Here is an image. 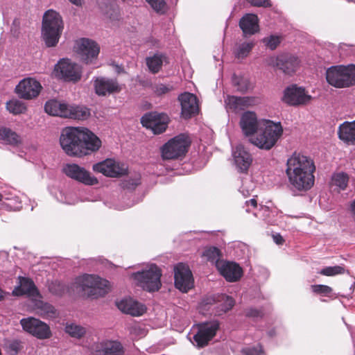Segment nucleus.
<instances>
[{
    "instance_id": "nucleus-4",
    "label": "nucleus",
    "mask_w": 355,
    "mask_h": 355,
    "mask_svg": "<svg viewBox=\"0 0 355 355\" xmlns=\"http://www.w3.org/2000/svg\"><path fill=\"white\" fill-rule=\"evenodd\" d=\"M282 134L283 128L280 122L275 123L265 119L261 123L257 136L251 138L250 141L261 149L270 150L276 144Z\"/></svg>"
},
{
    "instance_id": "nucleus-31",
    "label": "nucleus",
    "mask_w": 355,
    "mask_h": 355,
    "mask_svg": "<svg viewBox=\"0 0 355 355\" xmlns=\"http://www.w3.org/2000/svg\"><path fill=\"white\" fill-rule=\"evenodd\" d=\"M35 309L36 313L44 319H53L58 315L57 310L52 304L42 300L35 302Z\"/></svg>"
},
{
    "instance_id": "nucleus-46",
    "label": "nucleus",
    "mask_w": 355,
    "mask_h": 355,
    "mask_svg": "<svg viewBox=\"0 0 355 355\" xmlns=\"http://www.w3.org/2000/svg\"><path fill=\"white\" fill-rule=\"evenodd\" d=\"M345 270L343 266H327L322 268L319 273L324 276H334L336 275L343 274Z\"/></svg>"
},
{
    "instance_id": "nucleus-54",
    "label": "nucleus",
    "mask_w": 355,
    "mask_h": 355,
    "mask_svg": "<svg viewBox=\"0 0 355 355\" xmlns=\"http://www.w3.org/2000/svg\"><path fill=\"white\" fill-rule=\"evenodd\" d=\"M253 6L257 7H270L271 4L269 0H246Z\"/></svg>"
},
{
    "instance_id": "nucleus-3",
    "label": "nucleus",
    "mask_w": 355,
    "mask_h": 355,
    "mask_svg": "<svg viewBox=\"0 0 355 355\" xmlns=\"http://www.w3.org/2000/svg\"><path fill=\"white\" fill-rule=\"evenodd\" d=\"M64 24L60 15L53 10H48L43 15L42 36L48 47H53L58 43L63 31Z\"/></svg>"
},
{
    "instance_id": "nucleus-61",
    "label": "nucleus",
    "mask_w": 355,
    "mask_h": 355,
    "mask_svg": "<svg viewBox=\"0 0 355 355\" xmlns=\"http://www.w3.org/2000/svg\"><path fill=\"white\" fill-rule=\"evenodd\" d=\"M3 199V195L0 193V201H1Z\"/></svg>"
},
{
    "instance_id": "nucleus-14",
    "label": "nucleus",
    "mask_w": 355,
    "mask_h": 355,
    "mask_svg": "<svg viewBox=\"0 0 355 355\" xmlns=\"http://www.w3.org/2000/svg\"><path fill=\"white\" fill-rule=\"evenodd\" d=\"M198 326V331L193 336V340L198 347H204L216 336L219 329V322L213 320L200 323Z\"/></svg>"
},
{
    "instance_id": "nucleus-45",
    "label": "nucleus",
    "mask_w": 355,
    "mask_h": 355,
    "mask_svg": "<svg viewBox=\"0 0 355 355\" xmlns=\"http://www.w3.org/2000/svg\"><path fill=\"white\" fill-rule=\"evenodd\" d=\"M49 291L54 295L62 296L65 292V285L59 281H53L49 284Z\"/></svg>"
},
{
    "instance_id": "nucleus-25",
    "label": "nucleus",
    "mask_w": 355,
    "mask_h": 355,
    "mask_svg": "<svg viewBox=\"0 0 355 355\" xmlns=\"http://www.w3.org/2000/svg\"><path fill=\"white\" fill-rule=\"evenodd\" d=\"M234 164L239 173H247L252 164V158L241 144L236 146L233 151Z\"/></svg>"
},
{
    "instance_id": "nucleus-16",
    "label": "nucleus",
    "mask_w": 355,
    "mask_h": 355,
    "mask_svg": "<svg viewBox=\"0 0 355 355\" xmlns=\"http://www.w3.org/2000/svg\"><path fill=\"white\" fill-rule=\"evenodd\" d=\"M92 168L95 172L112 178L123 176L126 175L128 171V168L124 164H121L111 159L94 164Z\"/></svg>"
},
{
    "instance_id": "nucleus-15",
    "label": "nucleus",
    "mask_w": 355,
    "mask_h": 355,
    "mask_svg": "<svg viewBox=\"0 0 355 355\" xmlns=\"http://www.w3.org/2000/svg\"><path fill=\"white\" fill-rule=\"evenodd\" d=\"M270 64L282 71L285 74L292 75L299 68L300 60L296 55L285 53L272 58Z\"/></svg>"
},
{
    "instance_id": "nucleus-24",
    "label": "nucleus",
    "mask_w": 355,
    "mask_h": 355,
    "mask_svg": "<svg viewBox=\"0 0 355 355\" xmlns=\"http://www.w3.org/2000/svg\"><path fill=\"white\" fill-rule=\"evenodd\" d=\"M217 268L221 275L230 282L238 281L243 275L242 268L234 262L221 261L220 263H217Z\"/></svg>"
},
{
    "instance_id": "nucleus-12",
    "label": "nucleus",
    "mask_w": 355,
    "mask_h": 355,
    "mask_svg": "<svg viewBox=\"0 0 355 355\" xmlns=\"http://www.w3.org/2000/svg\"><path fill=\"white\" fill-rule=\"evenodd\" d=\"M77 53L80 60L88 64L93 63L100 52L98 44L92 40L81 38L76 42Z\"/></svg>"
},
{
    "instance_id": "nucleus-36",
    "label": "nucleus",
    "mask_w": 355,
    "mask_h": 355,
    "mask_svg": "<svg viewBox=\"0 0 355 355\" xmlns=\"http://www.w3.org/2000/svg\"><path fill=\"white\" fill-rule=\"evenodd\" d=\"M233 85L236 87V89L241 92L245 93L250 88V83L248 78L244 76H239L234 74L232 78Z\"/></svg>"
},
{
    "instance_id": "nucleus-58",
    "label": "nucleus",
    "mask_w": 355,
    "mask_h": 355,
    "mask_svg": "<svg viewBox=\"0 0 355 355\" xmlns=\"http://www.w3.org/2000/svg\"><path fill=\"white\" fill-rule=\"evenodd\" d=\"M115 71L119 74L124 72V69L121 66L116 65L115 67Z\"/></svg>"
},
{
    "instance_id": "nucleus-28",
    "label": "nucleus",
    "mask_w": 355,
    "mask_h": 355,
    "mask_svg": "<svg viewBox=\"0 0 355 355\" xmlns=\"http://www.w3.org/2000/svg\"><path fill=\"white\" fill-rule=\"evenodd\" d=\"M239 27L245 36L252 35L259 31V19L254 14H246L239 21Z\"/></svg>"
},
{
    "instance_id": "nucleus-23",
    "label": "nucleus",
    "mask_w": 355,
    "mask_h": 355,
    "mask_svg": "<svg viewBox=\"0 0 355 355\" xmlns=\"http://www.w3.org/2000/svg\"><path fill=\"white\" fill-rule=\"evenodd\" d=\"M18 280L19 285L12 291L14 296L27 295L33 297H41L39 290L31 279L19 276Z\"/></svg>"
},
{
    "instance_id": "nucleus-27",
    "label": "nucleus",
    "mask_w": 355,
    "mask_h": 355,
    "mask_svg": "<svg viewBox=\"0 0 355 355\" xmlns=\"http://www.w3.org/2000/svg\"><path fill=\"white\" fill-rule=\"evenodd\" d=\"M96 352L98 355H123L124 348L121 343L115 340H107L96 345Z\"/></svg>"
},
{
    "instance_id": "nucleus-9",
    "label": "nucleus",
    "mask_w": 355,
    "mask_h": 355,
    "mask_svg": "<svg viewBox=\"0 0 355 355\" xmlns=\"http://www.w3.org/2000/svg\"><path fill=\"white\" fill-rule=\"evenodd\" d=\"M170 118L164 112H149L141 118V123L144 127L152 130L153 134L159 135L164 132L170 122Z\"/></svg>"
},
{
    "instance_id": "nucleus-55",
    "label": "nucleus",
    "mask_w": 355,
    "mask_h": 355,
    "mask_svg": "<svg viewBox=\"0 0 355 355\" xmlns=\"http://www.w3.org/2000/svg\"><path fill=\"white\" fill-rule=\"evenodd\" d=\"M274 242L277 245H282L284 239L280 234H275L272 235Z\"/></svg>"
},
{
    "instance_id": "nucleus-8",
    "label": "nucleus",
    "mask_w": 355,
    "mask_h": 355,
    "mask_svg": "<svg viewBox=\"0 0 355 355\" xmlns=\"http://www.w3.org/2000/svg\"><path fill=\"white\" fill-rule=\"evenodd\" d=\"M162 272L155 264L148 270L134 272L132 277L137 282L139 286L148 292L157 291L161 286Z\"/></svg>"
},
{
    "instance_id": "nucleus-50",
    "label": "nucleus",
    "mask_w": 355,
    "mask_h": 355,
    "mask_svg": "<svg viewBox=\"0 0 355 355\" xmlns=\"http://www.w3.org/2000/svg\"><path fill=\"white\" fill-rule=\"evenodd\" d=\"M263 41L266 46L270 50H275L281 42L280 38L275 35H270L269 37H266Z\"/></svg>"
},
{
    "instance_id": "nucleus-18",
    "label": "nucleus",
    "mask_w": 355,
    "mask_h": 355,
    "mask_svg": "<svg viewBox=\"0 0 355 355\" xmlns=\"http://www.w3.org/2000/svg\"><path fill=\"white\" fill-rule=\"evenodd\" d=\"M311 98V96L307 94L304 88L292 85L285 89L282 99L290 105L297 106L307 104Z\"/></svg>"
},
{
    "instance_id": "nucleus-56",
    "label": "nucleus",
    "mask_w": 355,
    "mask_h": 355,
    "mask_svg": "<svg viewBox=\"0 0 355 355\" xmlns=\"http://www.w3.org/2000/svg\"><path fill=\"white\" fill-rule=\"evenodd\" d=\"M246 205L256 207L257 206V202L254 198H252L250 200L246 201Z\"/></svg>"
},
{
    "instance_id": "nucleus-32",
    "label": "nucleus",
    "mask_w": 355,
    "mask_h": 355,
    "mask_svg": "<svg viewBox=\"0 0 355 355\" xmlns=\"http://www.w3.org/2000/svg\"><path fill=\"white\" fill-rule=\"evenodd\" d=\"M90 116L89 110L80 105H70L67 104L66 116L64 118H69L74 120H85Z\"/></svg>"
},
{
    "instance_id": "nucleus-6",
    "label": "nucleus",
    "mask_w": 355,
    "mask_h": 355,
    "mask_svg": "<svg viewBox=\"0 0 355 355\" xmlns=\"http://www.w3.org/2000/svg\"><path fill=\"white\" fill-rule=\"evenodd\" d=\"M76 284L77 288L92 298L103 297L109 291V282L95 275L85 274L78 277Z\"/></svg>"
},
{
    "instance_id": "nucleus-35",
    "label": "nucleus",
    "mask_w": 355,
    "mask_h": 355,
    "mask_svg": "<svg viewBox=\"0 0 355 355\" xmlns=\"http://www.w3.org/2000/svg\"><path fill=\"white\" fill-rule=\"evenodd\" d=\"M0 139L12 146H17L21 143L20 137L10 128L5 127L0 128Z\"/></svg>"
},
{
    "instance_id": "nucleus-49",
    "label": "nucleus",
    "mask_w": 355,
    "mask_h": 355,
    "mask_svg": "<svg viewBox=\"0 0 355 355\" xmlns=\"http://www.w3.org/2000/svg\"><path fill=\"white\" fill-rule=\"evenodd\" d=\"M153 89L157 96H162L172 91L173 89V87L171 85L158 83L155 85Z\"/></svg>"
},
{
    "instance_id": "nucleus-47",
    "label": "nucleus",
    "mask_w": 355,
    "mask_h": 355,
    "mask_svg": "<svg viewBox=\"0 0 355 355\" xmlns=\"http://www.w3.org/2000/svg\"><path fill=\"white\" fill-rule=\"evenodd\" d=\"M5 349L10 355H16L21 349V342L17 340L7 341L4 345Z\"/></svg>"
},
{
    "instance_id": "nucleus-34",
    "label": "nucleus",
    "mask_w": 355,
    "mask_h": 355,
    "mask_svg": "<svg viewBox=\"0 0 355 355\" xmlns=\"http://www.w3.org/2000/svg\"><path fill=\"white\" fill-rule=\"evenodd\" d=\"M167 59L165 54L156 53L153 56L146 58V65L149 71L155 74L161 70L164 62H168Z\"/></svg>"
},
{
    "instance_id": "nucleus-51",
    "label": "nucleus",
    "mask_w": 355,
    "mask_h": 355,
    "mask_svg": "<svg viewBox=\"0 0 355 355\" xmlns=\"http://www.w3.org/2000/svg\"><path fill=\"white\" fill-rule=\"evenodd\" d=\"M140 184V178L136 177L135 178H129L122 182L121 186L123 189L133 190Z\"/></svg>"
},
{
    "instance_id": "nucleus-21",
    "label": "nucleus",
    "mask_w": 355,
    "mask_h": 355,
    "mask_svg": "<svg viewBox=\"0 0 355 355\" xmlns=\"http://www.w3.org/2000/svg\"><path fill=\"white\" fill-rule=\"evenodd\" d=\"M64 172L68 177L87 185H94L98 183V180L95 177L91 176L87 171L76 164H67L64 168Z\"/></svg>"
},
{
    "instance_id": "nucleus-42",
    "label": "nucleus",
    "mask_w": 355,
    "mask_h": 355,
    "mask_svg": "<svg viewBox=\"0 0 355 355\" xmlns=\"http://www.w3.org/2000/svg\"><path fill=\"white\" fill-rule=\"evenodd\" d=\"M104 14L107 17L112 21H117L120 18L119 8L115 3L106 5Z\"/></svg>"
},
{
    "instance_id": "nucleus-53",
    "label": "nucleus",
    "mask_w": 355,
    "mask_h": 355,
    "mask_svg": "<svg viewBox=\"0 0 355 355\" xmlns=\"http://www.w3.org/2000/svg\"><path fill=\"white\" fill-rule=\"evenodd\" d=\"M242 352L244 355H263L262 347L259 345L246 347L242 350Z\"/></svg>"
},
{
    "instance_id": "nucleus-10",
    "label": "nucleus",
    "mask_w": 355,
    "mask_h": 355,
    "mask_svg": "<svg viewBox=\"0 0 355 355\" xmlns=\"http://www.w3.org/2000/svg\"><path fill=\"white\" fill-rule=\"evenodd\" d=\"M55 73L67 82L76 83L82 77L81 67L67 58H62L58 62L55 66Z\"/></svg>"
},
{
    "instance_id": "nucleus-40",
    "label": "nucleus",
    "mask_w": 355,
    "mask_h": 355,
    "mask_svg": "<svg viewBox=\"0 0 355 355\" xmlns=\"http://www.w3.org/2000/svg\"><path fill=\"white\" fill-rule=\"evenodd\" d=\"M220 252L218 248L216 247H209L208 248H206L203 253L202 257L206 258V259L208 261H210L211 263H216V266H217V263H220L219 261V257H220Z\"/></svg>"
},
{
    "instance_id": "nucleus-39",
    "label": "nucleus",
    "mask_w": 355,
    "mask_h": 355,
    "mask_svg": "<svg viewBox=\"0 0 355 355\" xmlns=\"http://www.w3.org/2000/svg\"><path fill=\"white\" fill-rule=\"evenodd\" d=\"M65 331L71 337L80 338L86 334L85 327L76 324H67L65 327Z\"/></svg>"
},
{
    "instance_id": "nucleus-37",
    "label": "nucleus",
    "mask_w": 355,
    "mask_h": 355,
    "mask_svg": "<svg viewBox=\"0 0 355 355\" xmlns=\"http://www.w3.org/2000/svg\"><path fill=\"white\" fill-rule=\"evenodd\" d=\"M254 44L252 42H245L240 44L234 51V55L238 59L246 58L252 51Z\"/></svg>"
},
{
    "instance_id": "nucleus-2",
    "label": "nucleus",
    "mask_w": 355,
    "mask_h": 355,
    "mask_svg": "<svg viewBox=\"0 0 355 355\" xmlns=\"http://www.w3.org/2000/svg\"><path fill=\"white\" fill-rule=\"evenodd\" d=\"M286 166V173L291 189L306 191L313 187L315 167L311 158L294 153L287 159Z\"/></svg>"
},
{
    "instance_id": "nucleus-19",
    "label": "nucleus",
    "mask_w": 355,
    "mask_h": 355,
    "mask_svg": "<svg viewBox=\"0 0 355 355\" xmlns=\"http://www.w3.org/2000/svg\"><path fill=\"white\" fill-rule=\"evenodd\" d=\"M181 105V115L185 119H190L198 113V101L196 95L189 92L180 94L178 98Z\"/></svg>"
},
{
    "instance_id": "nucleus-52",
    "label": "nucleus",
    "mask_w": 355,
    "mask_h": 355,
    "mask_svg": "<svg viewBox=\"0 0 355 355\" xmlns=\"http://www.w3.org/2000/svg\"><path fill=\"white\" fill-rule=\"evenodd\" d=\"M245 315L248 318H251L254 320H258L259 318H262L263 316V313L261 309L250 308L245 310Z\"/></svg>"
},
{
    "instance_id": "nucleus-20",
    "label": "nucleus",
    "mask_w": 355,
    "mask_h": 355,
    "mask_svg": "<svg viewBox=\"0 0 355 355\" xmlns=\"http://www.w3.org/2000/svg\"><path fill=\"white\" fill-rule=\"evenodd\" d=\"M42 86L38 81L28 78L21 80L16 86L15 91L20 98L32 99L39 95Z\"/></svg>"
},
{
    "instance_id": "nucleus-17",
    "label": "nucleus",
    "mask_w": 355,
    "mask_h": 355,
    "mask_svg": "<svg viewBox=\"0 0 355 355\" xmlns=\"http://www.w3.org/2000/svg\"><path fill=\"white\" fill-rule=\"evenodd\" d=\"M94 87L96 94L99 96L119 93L122 89L116 78L102 76L94 78Z\"/></svg>"
},
{
    "instance_id": "nucleus-38",
    "label": "nucleus",
    "mask_w": 355,
    "mask_h": 355,
    "mask_svg": "<svg viewBox=\"0 0 355 355\" xmlns=\"http://www.w3.org/2000/svg\"><path fill=\"white\" fill-rule=\"evenodd\" d=\"M6 108L10 113L15 115L24 113L26 110V105L19 100L7 102Z\"/></svg>"
},
{
    "instance_id": "nucleus-48",
    "label": "nucleus",
    "mask_w": 355,
    "mask_h": 355,
    "mask_svg": "<svg viewBox=\"0 0 355 355\" xmlns=\"http://www.w3.org/2000/svg\"><path fill=\"white\" fill-rule=\"evenodd\" d=\"M311 290L315 293L320 294L326 297L329 296L333 291L330 286L323 284L312 285Z\"/></svg>"
},
{
    "instance_id": "nucleus-33",
    "label": "nucleus",
    "mask_w": 355,
    "mask_h": 355,
    "mask_svg": "<svg viewBox=\"0 0 355 355\" xmlns=\"http://www.w3.org/2000/svg\"><path fill=\"white\" fill-rule=\"evenodd\" d=\"M67 104L55 99L48 101L44 105L45 112L52 116L65 117Z\"/></svg>"
},
{
    "instance_id": "nucleus-5",
    "label": "nucleus",
    "mask_w": 355,
    "mask_h": 355,
    "mask_svg": "<svg viewBox=\"0 0 355 355\" xmlns=\"http://www.w3.org/2000/svg\"><path fill=\"white\" fill-rule=\"evenodd\" d=\"M327 83L337 88L347 87L355 85V65L331 66L326 71Z\"/></svg>"
},
{
    "instance_id": "nucleus-41",
    "label": "nucleus",
    "mask_w": 355,
    "mask_h": 355,
    "mask_svg": "<svg viewBox=\"0 0 355 355\" xmlns=\"http://www.w3.org/2000/svg\"><path fill=\"white\" fill-rule=\"evenodd\" d=\"M218 301L220 302L218 308L223 313L231 310L235 304V301L232 297L224 294L219 297Z\"/></svg>"
},
{
    "instance_id": "nucleus-44",
    "label": "nucleus",
    "mask_w": 355,
    "mask_h": 355,
    "mask_svg": "<svg viewBox=\"0 0 355 355\" xmlns=\"http://www.w3.org/2000/svg\"><path fill=\"white\" fill-rule=\"evenodd\" d=\"M152 8L159 14H164L168 10L166 3L164 0H146Z\"/></svg>"
},
{
    "instance_id": "nucleus-60",
    "label": "nucleus",
    "mask_w": 355,
    "mask_h": 355,
    "mask_svg": "<svg viewBox=\"0 0 355 355\" xmlns=\"http://www.w3.org/2000/svg\"><path fill=\"white\" fill-rule=\"evenodd\" d=\"M3 299V291L0 288V301L2 300Z\"/></svg>"
},
{
    "instance_id": "nucleus-22",
    "label": "nucleus",
    "mask_w": 355,
    "mask_h": 355,
    "mask_svg": "<svg viewBox=\"0 0 355 355\" xmlns=\"http://www.w3.org/2000/svg\"><path fill=\"white\" fill-rule=\"evenodd\" d=\"M263 120H258L254 112H244L240 119V127L245 136H251L257 132L261 128Z\"/></svg>"
},
{
    "instance_id": "nucleus-59",
    "label": "nucleus",
    "mask_w": 355,
    "mask_h": 355,
    "mask_svg": "<svg viewBox=\"0 0 355 355\" xmlns=\"http://www.w3.org/2000/svg\"><path fill=\"white\" fill-rule=\"evenodd\" d=\"M268 335L270 337H273L275 335V329H271V330L268 331Z\"/></svg>"
},
{
    "instance_id": "nucleus-57",
    "label": "nucleus",
    "mask_w": 355,
    "mask_h": 355,
    "mask_svg": "<svg viewBox=\"0 0 355 355\" xmlns=\"http://www.w3.org/2000/svg\"><path fill=\"white\" fill-rule=\"evenodd\" d=\"M71 3L77 6H81L83 3L82 0H69Z\"/></svg>"
},
{
    "instance_id": "nucleus-30",
    "label": "nucleus",
    "mask_w": 355,
    "mask_h": 355,
    "mask_svg": "<svg viewBox=\"0 0 355 355\" xmlns=\"http://www.w3.org/2000/svg\"><path fill=\"white\" fill-rule=\"evenodd\" d=\"M227 105L231 110L235 112L244 110V108L252 106L255 103V98L254 97L243 96H230L227 98Z\"/></svg>"
},
{
    "instance_id": "nucleus-29",
    "label": "nucleus",
    "mask_w": 355,
    "mask_h": 355,
    "mask_svg": "<svg viewBox=\"0 0 355 355\" xmlns=\"http://www.w3.org/2000/svg\"><path fill=\"white\" fill-rule=\"evenodd\" d=\"M340 139L350 144H355V120L353 121H345L340 125L338 130Z\"/></svg>"
},
{
    "instance_id": "nucleus-11",
    "label": "nucleus",
    "mask_w": 355,
    "mask_h": 355,
    "mask_svg": "<svg viewBox=\"0 0 355 355\" xmlns=\"http://www.w3.org/2000/svg\"><path fill=\"white\" fill-rule=\"evenodd\" d=\"M20 324L25 331L38 339H48L52 336L49 326L39 319L33 317L22 318Z\"/></svg>"
},
{
    "instance_id": "nucleus-1",
    "label": "nucleus",
    "mask_w": 355,
    "mask_h": 355,
    "mask_svg": "<svg viewBox=\"0 0 355 355\" xmlns=\"http://www.w3.org/2000/svg\"><path fill=\"white\" fill-rule=\"evenodd\" d=\"M60 144L67 155L81 157L98 150L101 141L86 128L66 127L62 130Z\"/></svg>"
},
{
    "instance_id": "nucleus-43",
    "label": "nucleus",
    "mask_w": 355,
    "mask_h": 355,
    "mask_svg": "<svg viewBox=\"0 0 355 355\" xmlns=\"http://www.w3.org/2000/svg\"><path fill=\"white\" fill-rule=\"evenodd\" d=\"M348 182V176L344 173L335 174L332 178V183L334 185L339 187L340 189L344 190Z\"/></svg>"
},
{
    "instance_id": "nucleus-26",
    "label": "nucleus",
    "mask_w": 355,
    "mask_h": 355,
    "mask_svg": "<svg viewBox=\"0 0 355 355\" xmlns=\"http://www.w3.org/2000/svg\"><path fill=\"white\" fill-rule=\"evenodd\" d=\"M118 309L123 313L132 316H139L145 313V305L132 298H125L116 302Z\"/></svg>"
},
{
    "instance_id": "nucleus-13",
    "label": "nucleus",
    "mask_w": 355,
    "mask_h": 355,
    "mask_svg": "<svg viewBox=\"0 0 355 355\" xmlns=\"http://www.w3.org/2000/svg\"><path fill=\"white\" fill-rule=\"evenodd\" d=\"M192 272L187 265L178 263L174 268V284L177 289L182 293H187L193 287Z\"/></svg>"
},
{
    "instance_id": "nucleus-7",
    "label": "nucleus",
    "mask_w": 355,
    "mask_h": 355,
    "mask_svg": "<svg viewBox=\"0 0 355 355\" xmlns=\"http://www.w3.org/2000/svg\"><path fill=\"white\" fill-rule=\"evenodd\" d=\"M191 141L189 135L180 134L171 139L161 148L164 159H175L184 157L188 152Z\"/></svg>"
}]
</instances>
